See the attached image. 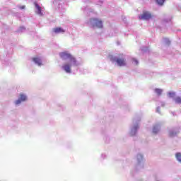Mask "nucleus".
<instances>
[{
	"mask_svg": "<svg viewBox=\"0 0 181 181\" xmlns=\"http://www.w3.org/2000/svg\"><path fill=\"white\" fill-rule=\"evenodd\" d=\"M175 95H176V93H175V92H168V96L169 97V98H173V100H175Z\"/></svg>",
	"mask_w": 181,
	"mask_h": 181,
	"instance_id": "17",
	"label": "nucleus"
},
{
	"mask_svg": "<svg viewBox=\"0 0 181 181\" xmlns=\"http://www.w3.org/2000/svg\"><path fill=\"white\" fill-rule=\"evenodd\" d=\"M82 1H83V2H85V3L90 2V0H82Z\"/></svg>",
	"mask_w": 181,
	"mask_h": 181,
	"instance_id": "29",
	"label": "nucleus"
},
{
	"mask_svg": "<svg viewBox=\"0 0 181 181\" xmlns=\"http://www.w3.org/2000/svg\"><path fill=\"white\" fill-rule=\"evenodd\" d=\"M19 8H20V9H25V6H20Z\"/></svg>",
	"mask_w": 181,
	"mask_h": 181,
	"instance_id": "30",
	"label": "nucleus"
},
{
	"mask_svg": "<svg viewBox=\"0 0 181 181\" xmlns=\"http://www.w3.org/2000/svg\"><path fill=\"white\" fill-rule=\"evenodd\" d=\"M96 5H103V1H98Z\"/></svg>",
	"mask_w": 181,
	"mask_h": 181,
	"instance_id": "25",
	"label": "nucleus"
},
{
	"mask_svg": "<svg viewBox=\"0 0 181 181\" xmlns=\"http://www.w3.org/2000/svg\"><path fill=\"white\" fill-rule=\"evenodd\" d=\"M54 5H58L59 9L63 11L67 8V0H54Z\"/></svg>",
	"mask_w": 181,
	"mask_h": 181,
	"instance_id": "6",
	"label": "nucleus"
},
{
	"mask_svg": "<svg viewBox=\"0 0 181 181\" xmlns=\"http://www.w3.org/2000/svg\"><path fill=\"white\" fill-rule=\"evenodd\" d=\"M65 32L66 30L61 27L53 28V33H55V35H60V33H64Z\"/></svg>",
	"mask_w": 181,
	"mask_h": 181,
	"instance_id": "13",
	"label": "nucleus"
},
{
	"mask_svg": "<svg viewBox=\"0 0 181 181\" xmlns=\"http://www.w3.org/2000/svg\"><path fill=\"white\" fill-rule=\"evenodd\" d=\"M139 121H141V118L134 119L133 120V124L130 127V135L132 136L136 135L138 129H139Z\"/></svg>",
	"mask_w": 181,
	"mask_h": 181,
	"instance_id": "5",
	"label": "nucleus"
},
{
	"mask_svg": "<svg viewBox=\"0 0 181 181\" xmlns=\"http://www.w3.org/2000/svg\"><path fill=\"white\" fill-rule=\"evenodd\" d=\"M33 62L35 63V64H36L37 66H39L40 67V66H43V59H42V57H34L33 59Z\"/></svg>",
	"mask_w": 181,
	"mask_h": 181,
	"instance_id": "12",
	"label": "nucleus"
},
{
	"mask_svg": "<svg viewBox=\"0 0 181 181\" xmlns=\"http://www.w3.org/2000/svg\"><path fill=\"white\" fill-rule=\"evenodd\" d=\"M156 4H158V5H160V6H162V5L165 4V0H156Z\"/></svg>",
	"mask_w": 181,
	"mask_h": 181,
	"instance_id": "21",
	"label": "nucleus"
},
{
	"mask_svg": "<svg viewBox=\"0 0 181 181\" xmlns=\"http://www.w3.org/2000/svg\"><path fill=\"white\" fill-rule=\"evenodd\" d=\"M81 10L83 11V13H85V15H88V16H94L97 15V12H95L94 9L90 8L88 6L83 7Z\"/></svg>",
	"mask_w": 181,
	"mask_h": 181,
	"instance_id": "7",
	"label": "nucleus"
},
{
	"mask_svg": "<svg viewBox=\"0 0 181 181\" xmlns=\"http://www.w3.org/2000/svg\"><path fill=\"white\" fill-rule=\"evenodd\" d=\"M179 134V129L177 128H173L168 130V136L170 138H175Z\"/></svg>",
	"mask_w": 181,
	"mask_h": 181,
	"instance_id": "11",
	"label": "nucleus"
},
{
	"mask_svg": "<svg viewBox=\"0 0 181 181\" xmlns=\"http://www.w3.org/2000/svg\"><path fill=\"white\" fill-rule=\"evenodd\" d=\"M170 22H172V16H168L163 18L162 23H169Z\"/></svg>",
	"mask_w": 181,
	"mask_h": 181,
	"instance_id": "16",
	"label": "nucleus"
},
{
	"mask_svg": "<svg viewBox=\"0 0 181 181\" xmlns=\"http://www.w3.org/2000/svg\"><path fill=\"white\" fill-rule=\"evenodd\" d=\"M160 131V123H157L153 126V134H158Z\"/></svg>",
	"mask_w": 181,
	"mask_h": 181,
	"instance_id": "14",
	"label": "nucleus"
},
{
	"mask_svg": "<svg viewBox=\"0 0 181 181\" xmlns=\"http://www.w3.org/2000/svg\"><path fill=\"white\" fill-rule=\"evenodd\" d=\"M152 18V13L149 11H144L142 15L139 16V19L142 21H149Z\"/></svg>",
	"mask_w": 181,
	"mask_h": 181,
	"instance_id": "9",
	"label": "nucleus"
},
{
	"mask_svg": "<svg viewBox=\"0 0 181 181\" xmlns=\"http://www.w3.org/2000/svg\"><path fill=\"white\" fill-rule=\"evenodd\" d=\"M175 158H176L177 160L179 161L180 163H181V153H177L175 154Z\"/></svg>",
	"mask_w": 181,
	"mask_h": 181,
	"instance_id": "20",
	"label": "nucleus"
},
{
	"mask_svg": "<svg viewBox=\"0 0 181 181\" xmlns=\"http://www.w3.org/2000/svg\"><path fill=\"white\" fill-rule=\"evenodd\" d=\"M18 32H25V27H20Z\"/></svg>",
	"mask_w": 181,
	"mask_h": 181,
	"instance_id": "24",
	"label": "nucleus"
},
{
	"mask_svg": "<svg viewBox=\"0 0 181 181\" xmlns=\"http://www.w3.org/2000/svg\"><path fill=\"white\" fill-rule=\"evenodd\" d=\"M35 8H36V13L37 15H39V16H44L45 15V8L39 6L37 4H35Z\"/></svg>",
	"mask_w": 181,
	"mask_h": 181,
	"instance_id": "10",
	"label": "nucleus"
},
{
	"mask_svg": "<svg viewBox=\"0 0 181 181\" xmlns=\"http://www.w3.org/2000/svg\"><path fill=\"white\" fill-rule=\"evenodd\" d=\"M156 112H158V114H160V107H157Z\"/></svg>",
	"mask_w": 181,
	"mask_h": 181,
	"instance_id": "26",
	"label": "nucleus"
},
{
	"mask_svg": "<svg viewBox=\"0 0 181 181\" xmlns=\"http://www.w3.org/2000/svg\"><path fill=\"white\" fill-rule=\"evenodd\" d=\"M26 100H28V95L25 93H21L18 95V99L14 102V104L15 105H19L22 104V103L26 101Z\"/></svg>",
	"mask_w": 181,
	"mask_h": 181,
	"instance_id": "8",
	"label": "nucleus"
},
{
	"mask_svg": "<svg viewBox=\"0 0 181 181\" xmlns=\"http://www.w3.org/2000/svg\"><path fill=\"white\" fill-rule=\"evenodd\" d=\"M136 170H141L145 168V158H144V154L139 153L136 156Z\"/></svg>",
	"mask_w": 181,
	"mask_h": 181,
	"instance_id": "3",
	"label": "nucleus"
},
{
	"mask_svg": "<svg viewBox=\"0 0 181 181\" xmlns=\"http://www.w3.org/2000/svg\"><path fill=\"white\" fill-rule=\"evenodd\" d=\"M86 23L90 28H98L99 29L103 28V21L98 18H90L89 21H86Z\"/></svg>",
	"mask_w": 181,
	"mask_h": 181,
	"instance_id": "4",
	"label": "nucleus"
},
{
	"mask_svg": "<svg viewBox=\"0 0 181 181\" xmlns=\"http://www.w3.org/2000/svg\"><path fill=\"white\" fill-rule=\"evenodd\" d=\"M109 59L113 64L118 66L119 67H122L127 64L125 62V55L120 54L118 56L110 55Z\"/></svg>",
	"mask_w": 181,
	"mask_h": 181,
	"instance_id": "2",
	"label": "nucleus"
},
{
	"mask_svg": "<svg viewBox=\"0 0 181 181\" xmlns=\"http://www.w3.org/2000/svg\"><path fill=\"white\" fill-rule=\"evenodd\" d=\"M163 42L164 43V45H166L167 46H169V45H170V40H169L168 38H163Z\"/></svg>",
	"mask_w": 181,
	"mask_h": 181,
	"instance_id": "18",
	"label": "nucleus"
},
{
	"mask_svg": "<svg viewBox=\"0 0 181 181\" xmlns=\"http://www.w3.org/2000/svg\"><path fill=\"white\" fill-rule=\"evenodd\" d=\"M160 104H161V107H165V103L163 102H161Z\"/></svg>",
	"mask_w": 181,
	"mask_h": 181,
	"instance_id": "28",
	"label": "nucleus"
},
{
	"mask_svg": "<svg viewBox=\"0 0 181 181\" xmlns=\"http://www.w3.org/2000/svg\"><path fill=\"white\" fill-rule=\"evenodd\" d=\"M59 56L65 62L62 65L61 69L66 74H71L76 73L78 70L80 62L68 51H64L59 53Z\"/></svg>",
	"mask_w": 181,
	"mask_h": 181,
	"instance_id": "1",
	"label": "nucleus"
},
{
	"mask_svg": "<svg viewBox=\"0 0 181 181\" xmlns=\"http://www.w3.org/2000/svg\"><path fill=\"white\" fill-rule=\"evenodd\" d=\"M141 50H142V52H146V51L148 50V48H146V47H143V48L141 49Z\"/></svg>",
	"mask_w": 181,
	"mask_h": 181,
	"instance_id": "27",
	"label": "nucleus"
},
{
	"mask_svg": "<svg viewBox=\"0 0 181 181\" xmlns=\"http://www.w3.org/2000/svg\"><path fill=\"white\" fill-rule=\"evenodd\" d=\"M132 63H133V64H136V66H137V64H139V62L137 61V59L135 58L132 59Z\"/></svg>",
	"mask_w": 181,
	"mask_h": 181,
	"instance_id": "22",
	"label": "nucleus"
},
{
	"mask_svg": "<svg viewBox=\"0 0 181 181\" xmlns=\"http://www.w3.org/2000/svg\"><path fill=\"white\" fill-rule=\"evenodd\" d=\"M154 93L158 95V97H160V95H162V93H163V90L156 88L154 89Z\"/></svg>",
	"mask_w": 181,
	"mask_h": 181,
	"instance_id": "15",
	"label": "nucleus"
},
{
	"mask_svg": "<svg viewBox=\"0 0 181 181\" xmlns=\"http://www.w3.org/2000/svg\"><path fill=\"white\" fill-rule=\"evenodd\" d=\"M107 158V155L105 153H102L100 156V159H102V160H104V159H106Z\"/></svg>",
	"mask_w": 181,
	"mask_h": 181,
	"instance_id": "23",
	"label": "nucleus"
},
{
	"mask_svg": "<svg viewBox=\"0 0 181 181\" xmlns=\"http://www.w3.org/2000/svg\"><path fill=\"white\" fill-rule=\"evenodd\" d=\"M174 101L175 104H181V98L180 96H177L175 98H174Z\"/></svg>",
	"mask_w": 181,
	"mask_h": 181,
	"instance_id": "19",
	"label": "nucleus"
}]
</instances>
